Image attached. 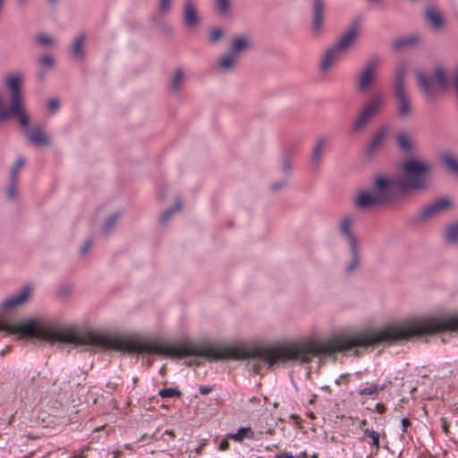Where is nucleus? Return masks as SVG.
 I'll use <instances>...</instances> for the list:
<instances>
[{
    "label": "nucleus",
    "instance_id": "a18cd8bd",
    "mask_svg": "<svg viewBox=\"0 0 458 458\" xmlns=\"http://www.w3.org/2000/svg\"><path fill=\"white\" fill-rule=\"evenodd\" d=\"M229 442L227 441V439H224L220 445H219V450L220 451H225L229 448Z\"/></svg>",
    "mask_w": 458,
    "mask_h": 458
},
{
    "label": "nucleus",
    "instance_id": "de8ad7c7",
    "mask_svg": "<svg viewBox=\"0 0 458 458\" xmlns=\"http://www.w3.org/2000/svg\"><path fill=\"white\" fill-rule=\"evenodd\" d=\"M285 185H286V182H279V183L273 184V185H272V189H273L274 191H278V190H280V189L284 188Z\"/></svg>",
    "mask_w": 458,
    "mask_h": 458
},
{
    "label": "nucleus",
    "instance_id": "4be33fe9",
    "mask_svg": "<svg viewBox=\"0 0 458 458\" xmlns=\"http://www.w3.org/2000/svg\"><path fill=\"white\" fill-rule=\"evenodd\" d=\"M86 41V36L84 34H80L74 39L72 45V55L75 59H81L83 56V46Z\"/></svg>",
    "mask_w": 458,
    "mask_h": 458
},
{
    "label": "nucleus",
    "instance_id": "473e14b6",
    "mask_svg": "<svg viewBox=\"0 0 458 458\" xmlns=\"http://www.w3.org/2000/svg\"><path fill=\"white\" fill-rule=\"evenodd\" d=\"M174 0H158V13L160 14H167L172 10Z\"/></svg>",
    "mask_w": 458,
    "mask_h": 458
},
{
    "label": "nucleus",
    "instance_id": "79ce46f5",
    "mask_svg": "<svg viewBox=\"0 0 458 458\" xmlns=\"http://www.w3.org/2000/svg\"><path fill=\"white\" fill-rule=\"evenodd\" d=\"M402 426H403V433H405L407 431V428L411 426V422L408 419L404 418L402 420Z\"/></svg>",
    "mask_w": 458,
    "mask_h": 458
},
{
    "label": "nucleus",
    "instance_id": "aec40b11",
    "mask_svg": "<svg viewBox=\"0 0 458 458\" xmlns=\"http://www.w3.org/2000/svg\"><path fill=\"white\" fill-rule=\"evenodd\" d=\"M240 57L229 51L218 59V68L224 72L231 71L238 63Z\"/></svg>",
    "mask_w": 458,
    "mask_h": 458
},
{
    "label": "nucleus",
    "instance_id": "37998d69",
    "mask_svg": "<svg viewBox=\"0 0 458 458\" xmlns=\"http://www.w3.org/2000/svg\"><path fill=\"white\" fill-rule=\"evenodd\" d=\"M91 245H92V243L90 242H86L81 249V253L86 254L89 251V250L91 248Z\"/></svg>",
    "mask_w": 458,
    "mask_h": 458
},
{
    "label": "nucleus",
    "instance_id": "423d86ee",
    "mask_svg": "<svg viewBox=\"0 0 458 458\" xmlns=\"http://www.w3.org/2000/svg\"><path fill=\"white\" fill-rule=\"evenodd\" d=\"M417 79L420 90L429 99L436 96L438 89H446L449 87V81L441 67L435 69L432 78H427L422 72H418Z\"/></svg>",
    "mask_w": 458,
    "mask_h": 458
},
{
    "label": "nucleus",
    "instance_id": "39448f33",
    "mask_svg": "<svg viewBox=\"0 0 458 458\" xmlns=\"http://www.w3.org/2000/svg\"><path fill=\"white\" fill-rule=\"evenodd\" d=\"M406 66L400 64L395 69L394 93L396 99V108L398 116L401 118L411 117L413 114V106L409 95L404 87V75Z\"/></svg>",
    "mask_w": 458,
    "mask_h": 458
},
{
    "label": "nucleus",
    "instance_id": "f3484780",
    "mask_svg": "<svg viewBox=\"0 0 458 458\" xmlns=\"http://www.w3.org/2000/svg\"><path fill=\"white\" fill-rule=\"evenodd\" d=\"M328 143V139L327 137H319L313 147L311 153V165L314 167H317L322 159V157L325 153L326 148Z\"/></svg>",
    "mask_w": 458,
    "mask_h": 458
},
{
    "label": "nucleus",
    "instance_id": "f03ea898",
    "mask_svg": "<svg viewBox=\"0 0 458 458\" xmlns=\"http://www.w3.org/2000/svg\"><path fill=\"white\" fill-rule=\"evenodd\" d=\"M23 76L21 73L9 75L5 78V86L10 92V106L5 103V96L0 92V121L7 120L11 115H15L23 127H28L30 117L25 109L21 86Z\"/></svg>",
    "mask_w": 458,
    "mask_h": 458
},
{
    "label": "nucleus",
    "instance_id": "f704fd0d",
    "mask_svg": "<svg viewBox=\"0 0 458 458\" xmlns=\"http://www.w3.org/2000/svg\"><path fill=\"white\" fill-rule=\"evenodd\" d=\"M181 207L182 203L180 201H176L175 208H171L165 211L160 217L162 223L165 224L169 220V218L181 208Z\"/></svg>",
    "mask_w": 458,
    "mask_h": 458
},
{
    "label": "nucleus",
    "instance_id": "0eeeda50",
    "mask_svg": "<svg viewBox=\"0 0 458 458\" xmlns=\"http://www.w3.org/2000/svg\"><path fill=\"white\" fill-rule=\"evenodd\" d=\"M379 66L380 60L373 58L361 67L356 81L358 91L367 92L377 83Z\"/></svg>",
    "mask_w": 458,
    "mask_h": 458
},
{
    "label": "nucleus",
    "instance_id": "4d7b16f0",
    "mask_svg": "<svg viewBox=\"0 0 458 458\" xmlns=\"http://www.w3.org/2000/svg\"><path fill=\"white\" fill-rule=\"evenodd\" d=\"M312 458H318V455H317V454H314V455L312 456Z\"/></svg>",
    "mask_w": 458,
    "mask_h": 458
},
{
    "label": "nucleus",
    "instance_id": "bb28decb",
    "mask_svg": "<svg viewBox=\"0 0 458 458\" xmlns=\"http://www.w3.org/2000/svg\"><path fill=\"white\" fill-rule=\"evenodd\" d=\"M446 241L451 243L458 242V224L451 225L445 233Z\"/></svg>",
    "mask_w": 458,
    "mask_h": 458
},
{
    "label": "nucleus",
    "instance_id": "a19ab883",
    "mask_svg": "<svg viewBox=\"0 0 458 458\" xmlns=\"http://www.w3.org/2000/svg\"><path fill=\"white\" fill-rule=\"evenodd\" d=\"M283 169L285 172H290L292 170V163L288 157L284 158L282 163Z\"/></svg>",
    "mask_w": 458,
    "mask_h": 458
},
{
    "label": "nucleus",
    "instance_id": "4468645a",
    "mask_svg": "<svg viewBox=\"0 0 458 458\" xmlns=\"http://www.w3.org/2000/svg\"><path fill=\"white\" fill-rule=\"evenodd\" d=\"M450 206V200H448L447 199H441L422 209L420 212V216L423 218L431 217L440 213L441 211L447 209Z\"/></svg>",
    "mask_w": 458,
    "mask_h": 458
},
{
    "label": "nucleus",
    "instance_id": "20e7f679",
    "mask_svg": "<svg viewBox=\"0 0 458 458\" xmlns=\"http://www.w3.org/2000/svg\"><path fill=\"white\" fill-rule=\"evenodd\" d=\"M386 101V95L383 92H372L359 110L352 123V131L357 132L366 128L384 110Z\"/></svg>",
    "mask_w": 458,
    "mask_h": 458
},
{
    "label": "nucleus",
    "instance_id": "58836bf2",
    "mask_svg": "<svg viewBox=\"0 0 458 458\" xmlns=\"http://www.w3.org/2000/svg\"><path fill=\"white\" fill-rule=\"evenodd\" d=\"M224 35V32L222 30L215 29L210 31V40L212 42L218 41Z\"/></svg>",
    "mask_w": 458,
    "mask_h": 458
},
{
    "label": "nucleus",
    "instance_id": "f257e3e1",
    "mask_svg": "<svg viewBox=\"0 0 458 458\" xmlns=\"http://www.w3.org/2000/svg\"><path fill=\"white\" fill-rule=\"evenodd\" d=\"M432 166L423 158L411 157L402 165V174L398 177H393L394 182V192L398 191H423L429 184V176Z\"/></svg>",
    "mask_w": 458,
    "mask_h": 458
},
{
    "label": "nucleus",
    "instance_id": "9b49d317",
    "mask_svg": "<svg viewBox=\"0 0 458 458\" xmlns=\"http://www.w3.org/2000/svg\"><path fill=\"white\" fill-rule=\"evenodd\" d=\"M359 36V30L356 27L350 29L344 33L338 42L333 46L343 55L352 48Z\"/></svg>",
    "mask_w": 458,
    "mask_h": 458
},
{
    "label": "nucleus",
    "instance_id": "72a5a7b5",
    "mask_svg": "<svg viewBox=\"0 0 458 458\" xmlns=\"http://www.w3.org/2000/svg\"><path fill=\"white\" fill-rule=\"evenodd\" d=\"M24 163H25V160L22 157L18 158L17 161L15 162L14 165L13 166V168L11 170V178L13 181H17L18 173H19L20 169L23 166Z\"/></svg>",
    "mask_w": 458,
    "mask_h": 458
},
{
    "label": "nucleus",
    "instance_id": "2eb2a0df",
    "mask_svg": "<svg viewBox=\"0 0 458 458\" xmlns=\"http://www.w3.org/2000/svg\"><path fill=\"white\" fill-rule=\"evenodd\" d=\"M251 47V39L250 37L242 35L233 38L230 51L238 57Z\"/></svg>",
    "mask_w": 458,
    "mask_h": 458
},
{
    "label": "nucleus",
    "instance_id": "3c124183",
    "mask_svg": "<svg viewBox=\"0 0 458 458\" xmlns=\"http://www.w3.org/2000/svg\"><path fill=\"white\" fill-rule=\"evenodd\" d=\"M276 458H296V457L293 456L292 454H286V453H282V454H277L276 456Z\"/></svg>",
    "mask_w": 458,
    "mask_h": 458
},
{
    "label": "nucleus",
    "instance_id": "ddd939ff",
    "mask_svg": "<svg viewBox=\"0 0 458 458\" xmlns=\"http://www.w3.org/2000/svg\"><path fill=\"white\" fill-rule=\"evenodd\" d=\"M324 0H313V21L312 33L319 35L322 32L324 25Z\"/></svg>",
    "mask_w": 458,
    "mask_h": 458
},
{
    "label": "nucleus",
    "instance_id": "dca6fc26",
    "mask_svg": "<svg viewBox=\"0 0 458 458\" xmlns=\"http://www.w3.org/2000/svg\"><path fill=\"white\" fill-rule=\"evenodd\" d=\"M426 18L433 30L439 31L444 29L445 21L439 11L431 7L428 8L426 10Z\"/></svg>",
    "mask_w": 458,
    "mask_h": 458
},
{
    "label": "nucleus",
    "instance_id": "13d9d810",
    "mask_svg": "<svg viewBox=\"0 0 458 458\" xmlns=\"http://www.w3.org/2000/svg\"><path fill=\"white\" fill-rule=\"evenodd\" d=\"M51 2H55V0H50Z\"/></svg>",
    "mask_w": 458,
    "mask_h": 458
},
{
    "label": "nucleus",
    "instance_id": "6e6552de",
    "mask_svg": "<svg viewBox=\"0 0 458 458\" xmlns=\"http://www.w3.org/2000/svg\"><path fill=\"white\" fill-rule=\"evenodd\" d=\"M355 222V216L351 214H344L338 222L340 233L347 240L349 246L355 249L358 245V240L352 232V226Z\"/></svg>",
    "mask_w": 458,
    "mask_h": 458
},
{
    "label": "nucleus",
    "instance_id": "864d4df0",
    "mask_svg": "<svg viewBox=\"0 0 458 458\" xmlns=\"http://www.w3.org/2000/svg\"><path fill=\"white\" fill-rule=\"evenodd\" d=\"M370 3L378 4L381 3L383 0H368Z\"/></svg>",
    "mask_w": 458,
    "mask_h": 458
},
{
    "label": "nucleus",
    "instance_id": "6e6d98bb",
    "mask_svg": "<svg viewBox=\"0 0 458 458\" xmlns=\"http://www.w3.org/2000/svg\"><path fill=\"white\" fill-rule=\"evenodd\" d=\"M377 407H378L379 411H382L384 409L383 406H380V404H377Z\"/></svg>",
    "mask_w": 458,
    "mask_h": 458
},
{
    "label": "nucleus",
    "instance_id": "c85d7f7f",
    "mask_svg": "<svg viewBox=\"0 0 458 458\" xmlns=\"http://www.w3.org/2000/svg\"><path fill=\"white\" fill-rule=\"evenodd\" d=\"M158 394L162 398H171V397H179V396H181L182 393L177 388L169 387V388L161 389L158 392Z\"/></svg>",
    "mask_w": 458,
    "mask_h": 458
},
{
    "label": "nucleus",
    "instance_id": "a878e982",
    "mask_svg": "<svg viewBox=\"0 0 458 458\" xmlns=\"http://www.w3.org/2000/svg\"><path fill=\"white\" fill-rule=\"evenodd\" d=\"M351 249V254H352V259L347 266V271L352 272L360 264V258H359V244L355 245V249L353 250L352 247H350Z\"/></svg>",
    "mask_w": 458,
    "mask_h": 458
},
{
    "label": "nucleus",
    "instance_id": "c9c22d12",
    "mask_svg": "<svg viewBox=\"0 0 458 458\" xmlns=\"http://www.w3.org/2000/svg\"><path fill=\"white\" fill-rule=\"evenodd\" d=\"M119 216H120L118 214H114L107 218V220L106 221V223L104 225V231L106 233L110 231L112 229V227L117 224V222L119 220Z\"/></svg>",
    "mask_w": 458,
    "mask_h": 458
},
{
    "label": "nucleus",
    "instance_id": "7c9ffc66",
    "mask_svg": "<svg viewBox=\"0 0 458 458\" xmlns=\"http://www.w3.org/2000/svg\"><path fill=\"white\" fill-rule=\"evenodd\" d=\"M443 160L448 169L458 174V160L450 155L444 156Z\"/></svg>",
    "mask_w": 458,
    "mask_h": 458
},
{
    "label": "nucleus",
    "instance_id": "412c9836",
    "mask_svg": "<svg viewBox=\"0 0 458 458\" xmlns=\"http://www.w3.org/2000/svg\"><path fill=\"white\" fill-rule=\"evenodd\" d=\"M254 432L250 427L241 428L236 433L227 434V438H232L236 442H242L244 438H254Z\"/></svg>",
    "mask_w": 458,
    "mask_h": 458
},
{
    "label": "nucleus",
    "instance_id": "09e8293b",
    "mask_svg": "<svg viewBox=\"0 0 458 458\" xmlns=\"http://www.w3.org/2000/svg\"><path fill=\"white\" fill-rule=\"evenodd\" d=\"M167 191L166 187H165V186L159 187V189H158V196H159L160 199L164 198L165 191Z\"/></svg>",
    "mask_w": 458,
    "mask_h": 458
},
{
    "label": "nucleus",
    "instance_id": "8fccbe9b",
    "mask_svg": "<svg viewBox=\"0 0 458 458\" xmlns=\"http://www.w3.org/2000/svg\"><path fill=\"white\" fill-rule=\"evenodd\" d=\"M199 392L202 394H208L211 392V388L208 387V386H203V387H200L199 388Z\"/></svg>",
    "mask_w": 458,
    "mask_h": 458
},
{
    "label": "nucleus",
    "instance_id": "cd10ccee",
    "mask_svg": "<svg viewBox=\"0 0 458 458\" xmlns=\"http://www.w3.org/2000/svg\"><path fill=\"white\" fill-rule=\"evenodd\" d=\"M385 138L386 133L384 131L377 132L370 140L369 148L373 150L378 148L384 142Z\"/></svg>",
    "mask_w": 458,
    "mask_h": 458
},
{
    "label": "nucleus",
    "instance_id": "e433bc0d",
    "mask_svg": "<svg viewBox=\"0 0 458 458\" xmlns=\"http://www.w3.org/2000/svg\"><path fill=\"white\" fill-rule=\"evenodd\" d=\"M39 64L45 68H52L55 65V59L50 55H45L40 57Z\"/></svg>",
    "mask_w": 458,
    "mask_h": 458
},
{
    "label": "nucleus",
    "instance_id": "49530a36",
    "mask_svg": "<svg viewBox=\"0 0 458 458\" xmlns=\"http://www.w3.org/2000/svg\"><path fill=\"white\" fill-rule=\"evenodd\" d=\"M165 436L174 437H175V433H174V430H165V433L161 437V439L164 440V441H165Z\"/></svg>",
    "mask_w": 458,
    "mask_h": 458
},
{
    "label": "nucleus",
    "instance_id": "1a4fd4ad",
    "mask_svg": "<svg viewBox=\"0 0 458 458\" xmlns=\"http://www.w3.org/2000/svg\"><path fill=\"white\" fill-rule=\"evenodd\" d=\"M31 289L29 286H25L21 290L20 293L5 298L1 302L0 307L3 310H15L22 306L28 301Z\"/></svg>",
    "mask_w": 458,
    "mask_h": 458
},
{
    "label": "nucleus",
    "instance_id": "4c0bfd02",
    "mask_svg": "<svg viewBox=\"0 0 458 458\" xmlns=\"http://www.w3.org/2000/svg\"><path fill=\"white\" fill-rule=\"evenodd\" d=\"M16 192H17L16 181H13L11 179L10 185L8 186V188L6 190V195L8 197V199H14L16 196Z\"/></svg>",
    "mask_w": 458,
    "mask_h": 458
},
{
    "label": "nucleus",
    "instance_id": "c03bdc74",
    "mask_svg": "<svg viewBox=\"0 0 458 458\" xmlns=\"http://www.w3.org/2000/svg\"><path fill=\"white\" fill-rule=\"evenodd\" d=\"M441 422H442V428H443L444 432L445 434H448L449 433V424H448L446 419L442 418Z\"/></svg>",
    "mask_w": 458,
    "mask_h": 458
},
{
    "label": "nucleus",
    "instance_id": "b1692460",
    "mask_svg": "<svg viewBox=\"0 0 458 458\" xmlns=\"http://www.w3.org/2000/svg\"><path fill=\"white\" fill-rule=\"evenodd\" d=\"M366 424H367V421L365 420H363L360 422V429L363 431V434L366 437L371 438L373 446L376 448V450H378L380 447L379 434H378V432H377L375 430L369 429V428H363V426H365Z\"/></svg>",
    "mask_w": 458,
    "mask_h": 458
},
{
    "label": "nucleus",
    "instance_id": "c756f323",
    "mask_svg": "<svg viewBox=\"0 0 458 458\" xmlns=\"http://www.w3.org/2000/svg\"><path fill=\"white\" fill-rule=\"evenodd\" d=\"M37 42L44 47L52 46L55 44V39L47 34L39 33L36 36Z\"/></svg>",
    "mask_w": 458,
    "mask_h": 458
},
{
    "label": "nucleus",
    "instance_id": "5fc2aeb1",
    "mask_svg": "<svg viewBox=\"0 0 458 458\" xmlns=\"http://www.w3.org/2000/svg\"><path fill=\"white\" fill-rule=\"evenodd\" d=\"M377 407H378L379 411H382L384 409L383 406H380V404H377Z\"/></svg>",
    "mask_w": 458,
    "mask_h": 458
},
{
    "label": "nucleus",
    "instance_id": "a211bd4d",
    "mask_svg": "<svg viewBox=\"0 0 458 458\" xmlns=\"http://www.w3.org/2000/svg\"><path fill=\"white\" fill-rule=\"evenodd\" d=\"M28 139L33 144L42 147L50 143V140L41 127H34L27 131Z\"/></svg>",
    "mask_w": 458,
    "mask_h": 458
},
{
    "label": "nucleus",
    "instance_id": "2f4dec72",
    "mask_svg": "<svg viewBox=\"0 0 458 458\" xmlns=\"http://www.w3.org/2000/svg\"><path fill=\"white\" fill-rule=\"evenodd\" d=\"M386 385L379 386L376 384H373L369 387L360 389L359 391V394L360 395H372L379 390H381V391L384 390L386 388Z\"/></svg>",
    "mask_w": 458,
    "mask_h": 458
},
{
    "label": "nucleus",
    "instance_id": "5701e85b",
    "mask_svg": "<svg viewBox=\"0 0 458 458\" xmlns=\"http://www.w3.org/2000/svg\"><path fill=\"white\" fill-rule=\"evenodd\" d=\"M396 141L398 147L405 151H411L414 147V141L411 137L404 132L397 134Z\"/></svg>",
    "mask_w": 458,
    "mask_h": 458
},
{
    "label": "nucleus",
    "instance_id": "f8f14e48",
    "mask_svg": "<svg viewBox=\"0 0 458 458\" xmlns=\"http://www.w3.org/2000/svg\"><path fill=\"white\" fill-rule=\"evenodd\" d=\"M342 56L343 55L334 47L326 50L319 62L320 72L323 74L328 73Z\"/></svg>",
    "mask_w": 458,
    "mask_h": 458
},
{
    "label": "nucleus",
    "instance_id": "7ed1b4c3",
    "mask_svg": "<svg viewBox=\"0 0 458 458\" xmlns=\"http://www.w3.org/2000/svg\"><path fill=\"white\" fill-rule=\"evenodd\" d=\"M394 182L392 176L377 174L371 189L362 190L354 198V206L360 209H368L385 205L394 194Z\"/></svg>",
    "mask_w": 458,
    "mask_h": 458
},
{
    "label": "nucleus",
    "instance_id": "6ab92c4d",
    "mask_svg": "<svg viewBox=\"0 0 458 458\" xmlns=\"http://www.w3.org/2000/svg\"><path fill=\"white\" fill-rule=\"evenodd\" d=\"M184 81L185 72L182 69H176L171 75L169 90L173 93H178L182 89Z\"/></svg>",
    "mask_w": 458,
    "mask_h": 458
},
{
    "label": "nucleus",
    "instance_id": "603ef678",
    "mask_svg": "<svg viewBox=\"0 0 458 458\" xmlns=\"http://www.w3.org/2000/svg\"><path fill=\"white\" fill-rule=\"evenodd\" d=\"M28 1L29 0H15V3L19 7H24L27 4Z\"/></svg>",
    "mask_w": 458,
    "mask_h": 458
},
{
    "label": "nucleus",
    "instance_id": "9d476101",
    "mask_svg": "<svg viewBox=\"0 0 458 458\" xmlns=\"http://www.w3.org/2000/svg\"><path fill=\"white\" fill-rule=\"evenodd\" d=\"M183 21L188 29L196 28L200 21L195 0H184L183 2Z\"/></svg>",
    "mask_w": 458,
    "mask_h": 458
},
{
    "label": "nucleus",
    "instance_id": "ea45409f",
    "mask_svg": "<svg viewBox=\"0 0 458 458\" xmlns=\"http://www.w3.org/2000/svg\"><path fill=\"white\" fill-rule=\"evenodd\" d=\"M59 107V101L55 98H53L48 101L47 108L51 113L55 112Z\"/></svg>",
    "mask_w": 458,
    "mask_h": 458
},
{
    "label": "nucleus",
    "instance_id": "393cba45",
    "mask_svg": "<svg viewBox=\"0 0 458 458\" xmlns=\"http://www.w3.org/2000/svg\"><path fill=\"white\" fill-rule=\"evenodd\" d=\"M216 12L221 15L225 16L230 13L231 1L230 0H214Z\"/></svg>",
    "mask_w": 458,
    "mask_h": 458
}]
</instances>
